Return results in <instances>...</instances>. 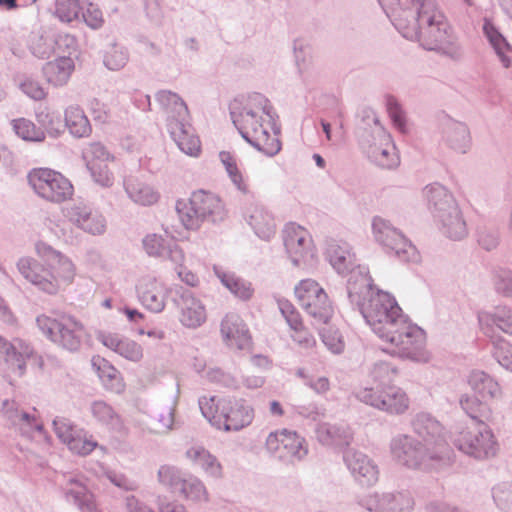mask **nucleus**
Returning a JSON list of instances; mask_svg holds the SVG:
<instances>
[{"label": "nucleus", "instance_id": "obj_11", "mask_svg": "<svg viewBox=\"0 0 512 512\" xmlns=\"http://www.w3.org/2000/svg\"><path fill=\"white\" fill-rule=\"evenodd\" d=\"M372 233L375 241L399 261L417 262L419 260L416 247L389 220L375 216L372 220Z\"/></svg>", "mask_w": 512, "mask_h": 512}, {"label": "nucleus", "instance_id": "obj_14", "mask_svg": "<svg viewBox=\"0 0 512 512\" xmlns=\"http://www.w3.org/2000/svg\"><path fill=\"white\" fill-rule=\"evenodd\" d=\"M28 182L40 197L51 202L66 201L73 194L71 182L61 173L51 169H33L28 174Z\"/></svg>", "mask_w": 512, "mask_h": 512}, {"label": "nucleus", "instance_id": "obj_58", "mask_svg": "<svg viewBox=\"0 0 512 512\" xmlns=\"http://www.w3.org/2000/svg\"><path fill=\"white\" fill-rule=\"evenodd\" d=\"M386 108L393 125L400 132L405 133L407 130L406 114L395 96L388 95L386 97Z\"/></svg>", "mask_w": 512, "mask_h": 512}, {"label": "nucleus", "instance_id": "obj_8", "mask_svg": "<svg viewBox=\"0 0 512 512\" xmlns=\"http://www.w3.org/2000/svg\"><path fill=\"white\" fill-rule=\"evenodd\" d=\"M395 330V332H386L380 337L387 344L383 348L384 352L415 362H426L428 360L425 350L426 336L424 330L411 324L407 318L400 322Z\"/></svg>", "mask_w": 512, "mask_h": 512}, {"label": "nucleus", "instance_id": "obj_54", "mask_svg": "<svg viewBox=\"0 0 512 512\" xmlns=\"http://www.w3.org/2000/svg\"><path fill=\"white\" fill-rule=\"evenodd\" d=\"M493 285L497 294L510 297L512 295V272L508 267L497 266L493 272Z\"/></svg>", "mask_w": 512, "mask_h": 512}, {"label": "nucleus", "instance_id": "obj_34", "mask_svg": "<svg viewBox=\"0 0 512 512\" xmlns=\"http://www.w3.org/2000/svg\"><path fill=\"white\" fill-rule=\"evenodd\" d=\"M123 186L128 198L137 205L151 206L159 199L154 187L137 176L125 177Z\"/></svg>", "mask_w": 512, "mask_h": 512}, {"label": "nucleus", "instance_id": "obj_59", "mask_svg": "<svg viewBox=\"0 0 512 512\" xmlns=\"http://www.w3.org/2000/svg\"><path fill=\"white\" fill-rule=\"evenodd\" d=\"M83 159L86 164L91 162L105 163L113 160V155L100 142H92L88 144L82 151Z\"/></svg>", "mask_w": 512, "mask_h": 512}, {"label": "nucleus", "instance_id": "obj_4", "mask_svg": "<svg viewBox=\"0 0 512 512\" xmlns=\"http://www.w3.org/2000/svg\"><path fill=\"white\" fill-rule=\"evenodd\" d=\"M202 415L217 429L239 431L249 426L254 419V408L246 399L234 396L217 399L200 397Z\"/></svg>", "mask_w": 512, "mask_h": 512}, {"label": "nucleus", "instance_id": "obj_38", "mask_svg": "<svg viewBox=\"0 0 512 512\" xmlns=\"http://www.w3.org/2000/svg\"><path fill=\"white\" fill-rule=\"evenodd\" d=\"M74 69L70 56H60L54 61L47 62L43 67L46 80L54 86H63L69 80Z\"/></svg>", "mask_w": 512, "mask_h": 512}, {"label": "nucleus", "instance_id": "obj_46", "mask_svg": "<svg viewBox=\"0 0 512 512\" xmlns=\"http://www.w3.org/2000/svg\"><path fill=\"white\" fill-rule=\"evenodd\" d=\"M15 134L24 141L42 142L45 140V133L42 128L37 127L31 120L17 118L11 121Z\"/></svg>", "mask_w": 512, "mask_h": 512}, {"label": "nucleus", "instance_id": "obj_42", "mask_svg": "<svg viewBox=\"0 0 512 512\" xmlns=\"http://www.w3.org/2000/svg\"><path fill=\"white\" fill-rule=\"evenodd\" d=\"M459 402L464 412L477 424L484 425L490 420L492 413L487 400L465 394L461 396Z\"/></svg>", "mask_w": 512, "mask_h": 512}, {"label": "nucleus", "instance_id": "obj_9", "mask_svg": "<svg viewBox=\"0 0 512 512\" xmlns=\"http://www.w3.org/2000/svg\"><path fill=\"white\" fill-rule=\"evenodd\" d=\"M176 210L186 229L196 230L204 221L216 223L224 218V209L219 197L204 190L192 193L189 202L177 201Z\"/></svg>", "mask_w": 512, "mask_h": 512}, {"label": "nucleus", "instance_id": "obj_45", "mask_svg": "<svg viewBox=\"0 0 512 512\" xmlns=\"http://www.w3.org/2000/svg\"><path fill=\"white\" fill-rule=\"evenodd\" d=\"M187 455L197 465H199L208 475L212 477H219L221 475L222 467L217 458L210 454L204 448H192L187 451Z\"/></svg>", "mask_w": 512, "mask_h": 512}, {"label": "nucleus", "instance_id": "obj_6", "mask_svg": "<svg viewBox=\"0 0 512 512\" xmlns=\"http://www.w3.org/2000/svg\"><path fill=\"white\" fill-rule=\"evenodd\" d=\"M390 449L398 463L411 469L440 470L451 464L448 456L438 454L410 435L394 437Z\"/></svg>", "mask_w": 512, "mask_h": 512}, {"label": "nucleus", "instance_id": "obj_2", "mask_svg": "<svg viewBox=\"0 0 512 512\" xmlns=\"http://www.w3.org/2000/svg\"><path fill=\"white\" fill-rule=\"evenodd\" d=\"M229 111L234 126L247 143L268 157L280 152L278 115L266 96L257 92L239 96L231 102Z\"/></svg>", "mask_w": 512, "mask_h": 512}, {"label": "nucleus", "instance_id": "obj_15", "mask_svg": "<svg viewBox=\"0 0 512 512\" xmlns=\"http://www.w3.org/2000/svg\"><path fill=\"white\" fill-rule=\"evenodd\" d=\"M295 295L305 311L319 323H328L333 306L324 289L311 279L302 280L295 287Z\"/></svg>", "mask_w": 512, "mask_h": 512}, {"label": "nucleus", "instance_id": "obj_51", "mask_svg": "<svg viewBox=\"0 0 512 512\" xmlns=\"http://www.w3.org/2000/svg\"><path fill=\"white\" fill-rule=\"evenodd\" d=\"M394 149L395 147L391 141L390 144L378 145L377 148L370 150L367 156L372 162L380 167L392 168L398 161L395 154L392 153V150Z\"/></svg>", "mask_w": 512, "mask_h": 512}, {"label": "nucleus", "instance_id": "obj_25", "mask_svg": "<svg viewBox=\"0 0 512 512\" xmlns=\"http://www.w3.org/2000/svg\"><path fill=\"white\" fill-rule=\"evenodd\" d=\"M155 101L166 117L167 129L190 120V113L182 97L171 90H159L155 94Z\"/></svg>", "mask_w": 512, "mask_h": 512}, {"label": "nucleus", "instance_id": "obj_56", "mask_svg": "<svg viewBox=\"0 0 512 512\" xmlns=\"http://www.w3.org/2000/svg\"><path fill=\"white\" fill-rule=\"evenodd\" d=\"M30 51L40 59L49 58L54 52L53 37L34 34L30 39Z\"/></svg>", "mask_w": 512, "mask_h": 512}, {"label": "nucleus", "instance_id": "obj_26", "mask_svg": "<svg viewBox=\"0 0 512 512\" xmlns=\"http://www.w3.org/2000/svg\"><path fill=\"white\" fill-rule=\"evenodd\" d=\"M441 140L455 152L465 154L471 147V136L468 126L449 116L441 120Z\"/></svg>", "mask_w": 512, "mask_h": 512}, {"label": "nucleus", "instance_id": "obj_1", "mask_svg": "<svg viewBox=\"0 0 512 512\" xmlns=\"http://www.w3.org/2000/svg\"><path fill=\"white\" fill-rule=\"evenodd\" d=\"M387 17L404 38L424 49L452 57L458 54L451 27L434 0H408Z\"/></svg>", "mask_w": 512, "mask_h": 512}, {"label": "nucleus", "instance_id": "obj_37", "mask_svg": "<svg viewBox=\"0 0 512 512\" xmlns=\"http://www.w3.org/2000/svg\"><path fill=\"white\" fill-rule=\"evenodd\" d=\"M248 223L255 234L263 239L270 240L276 232L275 220L270 212L263 206L256 205L248 216Z\"/></svg>", "mask_w": 512, "mask_h": 512}, {"label": "nucleus", "instance_id": "obj_64", "mask_svg": "<svg viewBox=\"0 0 512 512\" xmlns=\"http://www.w3.org/2000/svg\"><path fill=\"white\" fill-rule=\"evenodd\" d=\"M492 496L496 506L503 512H510L512 490L508 482L496 485L492 489Z\"/></svg>", "mask_w": 512, "mask_h": 512}, {"label": "nucleus", "instance_id": "obj_7", "mask_svg": "<svg viewBox=\"0 0 512 512\" xmlns=\"http://www.w3.org/2000/svg\"><path fill=\"white\" fill-rule=\"evenodd\" d=\"M478 322L483 333L493 344V357L506 370L512 368L510 342L502 334L512 335V311L509 307H496L494 312L481 311Z\"/></svg>", "mask_w": 512, "mask_h": 512}, {"label": "nucleus", "instance_id": "obj_24", "mask_svg": "<svg viewBox=\"0 0 512 512\" xmlns=\"http://www.w3.org/2000/svg\"><path fill=\"white\" fill-rule=\"evenodd\" d=\"M66 217L78 228L92 235H101L106 230L105 217L82 203L73 204L67 208Z\"/></svg>", "mask_w": 512, "mask_h": 512}, {"label": "nucleus", "instance_id": "obj_50", "mask_svg": "<svg viewBox=\"0 0 512 512\" xmlns=\"http://www.w3.org/2000/svg\"><path fill=\"white\" fill-rule=\"evenodd\" d=\"M397 374V368L386 361H377L373 364L370 376L372 379L371 385L387 386L392 383Z\"/></svg>", "mask_w": 512, "mask_h": 512}, {"label": "nucleus", "instance_id": "obj_32", "mask_svg": "<svg viewBox=\"0 0 512 512\" xmlns=\"http://www.w3.org/2000/svg\"><path fill=\"white\" fill-rule=\"evenodd\" d=\"M317 440L325 446L349 448L353 440V433L346 425L320 423L315 428Z\"/></svg>", "mask_w": 512, "mask_h": 512}, {"label": "nucleus", "instance_id": "obj_63", "mask_svg": "<svg viewBox=\"0 0 512 512\" xmlns=\"http://www.w3.org/2000/svg\"><path fill=\"white\" fill-rule=\"evenodd\" d=\"M206 377L210 382L231 390H239L241 388L240 380L219 368L210 369Z\"/></svg>", "mask_w": 512, "mask_h": 512}, {"label": "nucleus", "instance_id": "obj_3", "mask_svg": "<svg viewBox=\"0 0 512 512\" xmlns=\"http://www.w3.org/2000/svg\"><path fill=\"white\" fill-rule=\"evenodd\" d=\"M346 289L350 303L379 338L386 332H395L396 326L407 318L393 296L375 289L366 269L353 271Z\"/></svg>", "mask_w": 512, "mask_h": 512}, {"label": "nucleus", "instance_id": "obj_57", "mask_svg": "<svg viewBox=\"0 0 512 512\" xmlns=\"http://www.w3.org/2000/svg\"><path fill=\"white\" fill-rule=\"evenodd\" d=\"M182 488L183 489H180L177 493L186 499L194 501L206 499L205 487L203 483L196 477L187 475Z\"/></svg>", "mask_w": 512, "mask_h": 512}, {"label": "nucleus", "instance_id": "obj_53", "mask_svg": "<svg viewBox=\"0 0 512 512\" xmlns=\"http://www.w3.org/2000/svg\"><path fill=\"white\" fill-rule=\"evenodd\" d=\"M219 158L233 184L237 187L238 190L246 193L248 189L244 183L242 174L237 167L235 157L228 151H221L219 153Z\"/></svg>", "mask_w": 512, "mask_h": 512}, {"label": "nucleus", "instance_id": "obj_28", "mask_svg": "<svg viewBox=\"0 0 512 512\" xmlns=\"http://www.w3.org/2000/svg\"><path fill=\"white\" fill-rule=\"evenodd\" d=\"M143 247L148 255L169 259L174 264L184 261V253L173 239H165L157 234H149L143 239Z\"/></svg>", "mask_w": 512, "mask_h": 512}, {"label": "nucleus", "instance_id": "obj_29", "mask_svg": "<svg viewBox=\"0 0 512 512\" xmlns=\"http://www.w3.org/2000/svg\"><path fill=\"white\" fill-rule=\"evenodd\" d=\"M221 333L230 347L243 350L249 347L251 337L249 330L240 316L226 315L221 322Z\"/></svg>", "mask_w": 512, "mask_h": 512}, {"label": "nucleus", "instance_id": "obj_5", "mask_svg": "<svg viewBox=\"0 0 512 512\" xmlns=\"http://www.w3.org/2000/svg\"><path fill=\"white\" fill-rule=\"evenodd\" d=\"M423 192L428 209L442 233L452 240L465 238L468 234L467 225L453 195L437 182L427 185Z\"/></svg>", "mask_w": 512, "mask_h": 512}, {"label": "nucleus", "instance_id": "obj_55", "mask_svg": "<svg viewBox=\"0 0 512 512\" xmlns=\"http://www.w3.org/2000/svg\"><path fill=\"white\" fill-rule=\"evenodd\" d=\"M128 51L119 45H112L105 53L103 63L112 71L122 69L128 62Z\"/></svg>", "mask_w": 512, "mask_h": 512}, {"label": "nucleus", "instance_id": "obj_19", "mask_svg": "<svg viewBox=\"0 0 512 512\" xmlns=\"http://www.w3.org/2000/svg\"><path fill=\"white\" fill-rule=\"evenodd\" d=\"M173 302L180 310L179 320L187 328H198L206 321V309L193 293L182 286L175 285L170 289Z\"/></svg>", "mask_w": 512, "mask_h": 512}, {"label": "nucleus", "instance_id": "obj_16", "mask_svg": "<svg viewBox=\"0 0 512 512\" xmlns=\"http://www.w3.org/2000/svg\"><path fill=\"white\" fill-rule=\"evenodd\" d=\"M454 445L463 453L475 459H485L494 456L497 443L487 425L479 424L476 429L468 428L454 439Z\"/></svg>", "mask_w": 512, "mask_h": 512}, {"label": "nucleus", "instance_id": "obj_10", "mask_svg": "<svg viewBox=\"0 0 512 512\" xmlns=\"http://www.w3.org/2000/svg\"><path fill=\"white\" fill-rule=\"evenodd\" d=\"M36 324L41 333L58 347L69 352L80 350L86 332L83 324L74 317L63 315L56 319L39 315Z\"/></svg>", "mask_w": 512, "mask_h": 512}, {"label": "nucleus", "instance_id": "obj_49", "mask_svg": "<svg viewBox=\"0 0 512 512\" xmlns=\"http://www.w3.org/2000/svg\"><path fill=\"white\" fill-rule=\"evenodd\" d=\"M36 117L38 123L53 138L59 137L65 131L64 121L59 112L43 110L38 112Z\"/></svg>", "mask_w": 512, "mask_h": 512}, {"label": "nucleus", "instance_id": "obj_40", "mask_svg": "<svg viewBox=\"0 0 512 512\" xmlns=\"http://www.w3.org/2000/svg\"><path fill=\"white\" fill-rule=\"evenodd\" d=\"M468 383L483 400L494 399L501 394L499 384L484 371H472Z\"/></svg>", "mask_w": 512, "mask_h": 512}, {"label": "nucleus", "instance_id": "obj_13", "mask_svg": "<svg viewBox=\"0 0 512 512\" xmlns=\"http://www.w3.org/2000/svg\"><path fill=\"white\" fill-rule=\"evenodd\" d=\"M283 244L295 267L309 269L315 265L316 251L308 231L296 223H288L282 231Z\"/></svg>", "mask_w": 512, "mask_h": 512}, {"label": "nucleus", "instance_id": "obj_48", "mask_svg": "<svg viewBox=\"0 0 512 512\" xmlns=\"http://www.w3.org/2000/svg\"><path fill=\"white\" fill-rule=\"evenodd\" d=\"M91 412L93 417L102 425L109 429H117L121 425L119 415L114 411L112 406L104 401L98 400L91 404Z\"/></svg>", "mask_w": 512, "mask_h": 512}, {"label": "nucleus", "instance_id": "obj_30", "mask_svg": "<svg viewBox=\"0 0 512 512\" xmlns=\"http://www.w3.org/2000/svg\"><path fill=\"white\" fill-rule=\"evenodd\" d=\"M62 490L65 499L78 507L81 512H96L93 495L89 493L81 480L76 476H64Z\"/></svg>", "mask_w": 512, "mask_h": 512}, {"label": "nucleus", "instance_id": "obj_23", "mask_svg": "<svg viewBox=\"0 0 512 512\" xmlns=\"http://www.w3.org/2000/svg\"><path fill=\"white\" fill-rule=\"evenodd\" d=\"M0 355L18 376H22L26 372V361L34 357L35 350L24 339L14 338L7 341L0 335Z\"/></svg>", "mask_w": 512, "mask_h": 512}, {"label": "nucleus", "instance_id": "obj_60", "mask_svg": "<svg viewBox=\"0 0 512 512\" xmlns=\"http://www.w3.org/2000/svg\"><path fill=\"white\" fill-rule=\"evenodd\" d=\"M53 427L57 437L66 445L81 431V429H77V427L65 417H56L53 420Z\"/></svg>", "mask_w": 512, "mask_h": 512}, {"label": "nucleus", "instance_id": "obj_61", "mask_svg": "<svg viewBox=\"0 0 512 512\" xmlns=\"http://www.w3.org/2000/svg\"><path fill=\"white\" fill-rule=\"evenodd\" d=\"M86 167L95 183L102 187H111L113 185L114 177L106 163L90 161L86 164Z\"/></svg>", "mask_w": 512, "mask_h": 512}, {"label": "nucleus", "instance_id": "obj_52", "mask_svg": "<svg viewBox=\"0 0 512 512\" xmlns=\"http://www.w3.org/2000/svg\"><path fill=\"white\" fill-rule=\"evenodd\" d=\"M83 5L79 0H56L55 15L62 21L70 23L79 19Z\"/></svg>", "mask_w": 512, "mask_h": 512}, {"label": "nucleus", "instance_id": "obj_41", "mask_svg": "<svg viewBox=\"0 0 512 512\" xmlns=\"http://www.w3.org/2000/svg\"><path fill=\"white\" fill-rule=\"evenodd\" d=\"M64 125L71 135L77 138L88 137L92 128L84 111L79 106H69L65 110Z\"/></svg>", "mask_w": 512, "mask_h": 512}, {"label": "nucleus", "instance_id": "obj_21", "mask_svg": "<svg viewBox=\"0 0 512 512\" xmlns=\"http://www.w3.org/2000/svg\"><path fill=\"white\" fill-rule=\"evenodd\" d=\"M364 116L357 127V136L359 144L365 153L377 148L378 145L390 144L391 136L380 124L374 111L366 110Z\"/></svg>", "mask_w": 512, "mask_h": 512}, {"label": "nucleus", "instance_id": "obj_62", "mask_svg": "<svg viewBox=\"0 0 512 512\" xmlns=\"http://www.w3.org/2000/svg\"><path fill=\"white\" fill-rule=\"evenodd\" d=\"M477 242L486 251L495 249L500 243V234L497 228L481 226L477 230Z\"/></svg>", "mask_w": 512, "mask_h": 512}, {"label": "nucleus", "instance_id": "obj_20", "mask_svg": "<svg viewBox=\"0 0 512 512\" xmlns=\"http://www.w3.org/2000/svg\"><path fill=\"white\" fill-rule=\"evenodd\" d=\"M343 461L359 485L370 487L378 481V467L366 454L346 448L343 451Z\"/></svg>", "mask_w": 512, "mask_h": 512}, {"label": "nucleus", "instance_id": "obj_22", "mask_svg": "<svg viewBox=\"0 0 512 512\" xmlns=\"http://www.w3.org/2000/svg\"><path fill=\"white\" fill-rule=\"evenodd\" d=\"M19 273L40 290L54 294L57 292L58 284L56 276L49 269L37 260L30 257H22L17 262Z\"/></svg>", "mask_w": 512, "mask_h": 512}, {"label": "nucleus", "instance_id": "obj_33", "mask_svg": "<svg viewBox=\"0 0 512 512\" xmlns=\"http://www.w3.org/2000/svg\"><path fill=\"white\" fill-rule=\"evenodd\" d=\"M36 250L56 276L57 284L58 278L71 279L73 277L74 265L66 256L42 242L36 245Z\"/></svg>", "mask_w": 512, "mask_h": 512}, {"label": "nucleus", "instance_id": "obj_35", "mask_svg": "<svg viewBox=\"0 0 512 512\" xmlns=\"http://www.w3.org/2000/svg\"><path fill=\"white\" fill-rule=\"evenodd\" d=\"M167 130L182 152L189 156H197L199 154L201 149L200 140L198 136L195 135L189 120L177 124L176 127H170Z\"/></svg>", "mask_w": 512, "mask_h": 512}, {"label": "nucleus", "instance_id": "obj_17", "mask_svg": "<svg viewBox=\"0 0 512 512\" xmlns=\"http://www.w3.org/2000/svg\"><path fill=\"white\" fill-rule=\"evenodd\" d=\"M357 504L368 512H412L415 502L410 492H373L357 498Z\"/></svg>", "mask_w": 512, "mask_h": 512}, {"label": "nucleus", "instance_id": "obj_18", "mask_svg": "<svg viewBox=\"0 0 512 512\" xmlns=\"http://www.w3.org/2000/svg\"><path fill=\"white\" fill-rule=\"evenodd\" d=\"M412 428L415 434L422 438L426 446L431 447L435 452L448 456L452 463V451L444 437L443 427L432 415L421 412L413 421Z\"/></svg>", "mask_w": 512, "mask_h": 512}, {"label": "nucleus", "instance_id": "obj_12", "mask_svg": "<svg viewBox=\"0 0 512 512\" xmlns=\"http://www.w3.org/2000/svg\"><path fill=\"white\" fill-rule=\"evenodd\" d=\"M356 398L367 405L389 414H402L408 409L406 393L395 385H370L355 392Z\"/></svg>", "mask_w": 512, "mask_h": 512}, {"label": "nucleus", "instance_id": "obj_31", "mask_svg": "<svg viewBox=\"0 0 512 512\" xmlns=\"http://www.w3.org/2000/svg\"><path fill=\"white\" fill-rule=\"evenodd\" d=\"M139 301L154 313H160L165 308V290L151 277L142 278L136 287Z\"/></svg>", "mask_w": 512, "mask_h": 512}, {"label": "nucleus", "instance_id": "obj_43", "mask_svg": "<svg viewBox=\"0 0 512 512\" xmlns=\"http://www.w3.org/2000/svg\"><path fill=\"white\" fill-rule=\"evenodd\" d=\"M305 440L296 431L286 430L284 435V446L279 455V460L284 462H294L303 459L308 450L304 447Z\"/></svg>", "mask_w": 512, "mask_h": 512}, {"label": "nucleus", "instance_id": "obj_39", "mask_svg": "<svg viewBox=\"0 0 512 512\" xmlns=\"http://www.w3.org/2000/svg\"><path fill=\"white\" fill-rule=\"evenodd\" d=\"M482 30L503 67L508 68L511 60L507 53L511 51V45L507 39L500 33L493 22L487 18L484 19Z\"/></svg>", "mask_w": 512, "mask_h": 512}, {"label": "nucleus", "instance_id": "obj_44", "mask_svg": "<svg viewBox=\"0 0 512 512\" xmlns=\"http://www.w3.org/2000/svg\"><path fill=\"white\" fill-rule=\"evenodd\" d=\"M215 273L220 282L236 297L242 300H248L252 297L253 288L250 282L232 272L215 269Z\"/></svg>", "mask_w": 512, "mask_h": 512}, {"label": "nucleus", "instance_id": "obj_36", "mask_svg": "<svg viewBox=\"0 0 512 512\" xmlns=\"http://www.w3.org/2000/svg\"><path fill=\"white\" fill-rule=\"evenodd\" d=\"M91 364L106 390L115 393L124 390L125 385L120 372L109 361L100 356H94Z\"/></svg>", "mask_w": 512, "mask_h": 512}, {"label": "nucleus", "instance_id": "obj_27", "mask_svg": "<svg viewBox=\"0 0 512 512\" xmlns=\"http://www.w3.org/2000/svg\"><path fill=\"white\" fill-rule=\"evenodd\" d=\"M326 258L337 273H349L348 279L355 270L363 268L368 271L367 267L355 264V254L347 242L331 240L326 248Z\"/></svg>", "mask_w": 512, "mask_h": 512}, {"label": "nucleus", "instance_id": "obj_47", "mask_svg": "<svg viewBox=\"0 0 512 512\" xmlns=\"http://www.w3.org/2000/svg\"><path fill=\"white\" fill-rule=\"evenodd\" d=\"M186 474L172 465H162L158 469L157 477L160 484L168 488L172 493L183 489Z\"/></svg>", "mask_w": 512, "mask_h": 512}]
</instances>
